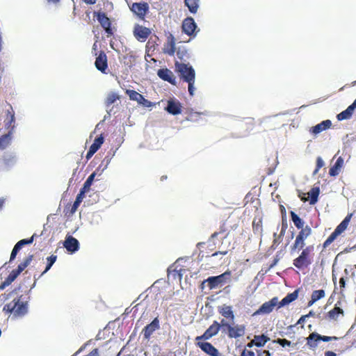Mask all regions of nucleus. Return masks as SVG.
<instances>
[{
    "instance_id": "nucleus-1",
    "label": "nucleus",
    "mask_w": 356,
    "mask_h": 356,
    "mask_svg": "<svg viewBox=\"0 0 356 356\" xmlns=\"http://www.w3.org/2000/svg\"><path fill=\"white\" fill-rule=\"evenodd\" d=\"M176 71L179 73V77L188 84V92L191 96L194 95V83L195 80V72L192 66L176 62L175 63Z\"/></svg>"
},
{
    "instance_id": "nucleus-2",
    "label": "nucleus",
    "mask_w": 356,
    "mask_h": 356,
    "mask_svg": "<svg viewBox=\"0 0 356 356\" xmlns=\"http://www.w3.org/2000/svg\"><path fill=\"white\" fill-rule=\"evenodd\" d=\"M313 250L312 245L304 248L299 256L293 260V266L300 270L308 268L313 262Z\"/></svg>"
},
{
    "instance_id": "nucleus-3",
    "label": "nucleus",
    "mask_w": 356,
    "mask_h": 356,
    "mask_svg": "<svg viewBox=\"0 0 356 356\" xmlns=\"http://www.w3.org/2000/svg\"><path fill=\"white\" fill-rule=\"evenodd\" d=\"M6 126L8 128H11L9 132L0 137V149H6L10 143L12 131L15 126L13 124L15 122V113L12 108L8 110L6 113Z\"/></svg>"
},
{
    "instance_id": "nucleus-4",
    "label": "nucleus",
    "mask_w": 356,
    "mask_h": 356,
    "mask_svg": "<svg viewBox=\"0 0 356 356\" xmlns=\"http://www.w3.org/2000/svg\"><path fill=\"white\" fill-rule=\"evenodd\" d=\"M3 311L14 313L15 316H22L27 313V302H20L19 298L15 299L13 302L8 303L3 307Z\"/></svg>"
},
{
    "instance_id": "nucleus-5",
    "label": "nucleus",
    "mask_w": 356,
    "mask_h": 356,
    "mask_svg": "<svg viewBox=\"0 0 356 356\" xmlns=\"http://www.w3.org/2000/svg\"><path fill=\"white\" fill-rule=\"evenodd\" d=\"M230 277L231 272L227 270L220 275L209 277L207 280H204L202 284H204L205 282H207L209 289L212 290L224 285L227 282V280L230 278Z\"/></svg>"
},
{
    "instance_id": "nucleus-6",
    "label": "nucleus",
    "mask_w": 356,
    "mask_h": 356,
    "mask_svg": "<svg viewBox=\"0 0 356 356\" xmlns=\"http://www.w3.org/2000/svg\"><path fill=\"white\" fill-rule=\"evenodd\" d=\"M352 216V213L348 214L346 216V218L342 220V222L336 227L334 231L325 241V242L323 243V248L328 247L339 235H340L346 229Z\"/></svg>"
},
{
    "instance_id": "nucleus-7",
    "label": "nucleus",
    "mask_w": 356,
    "mask_h": 356,
    "mask_svg": "<svg viewBox=\"0 0 356 356\" xmlns=\"http://www.w3.org/2000/svg\"><path fill=\"white\" fill-rule=\"evenodd\" d=\"M150 29L136 24L134 25L133 34L135 38L139 42H145L151 35Z\"/></svg>"
},
{
    "instance_id": "nucleus-8",
    "label": "nucleus",
    "mask_w": 356,
    "mask_h": 356,
    "mask_svg": "<svg viewBox=\"0 0 356 356\" xmlns=\"http://www.w3.org/2000/svg\"><path fill=\"white\" fill-rule=\"evenodd\" d=\"M95 15L97 17V19L101 24L102 27L106 33L107 37L112 36L113 35V31L111 28V22L110 19L106 16V13L99 12L95 13Z\"/></svg>"
},
{
    "instance_id": "nucleus-9",
    "label": "nucleus",
    "mask_w": 356,
    "mask_h": 356,
    "mask_svg": "<svg viewBox=\"0 0 356 356\" xmlns=\"http://www.w3.org/2000/svg\"><path fill=\"white\" fill-rule=\"evenodd\" d=\"M203 341L204 340L195 341L196 346L200 348L204 353L209 356H222L218 350L211 343Z\"/></svg>"
},
{
    "instance_id": "nucleus-10",
    "label": "nucleus",
    "mask_w": 356,
    "mask_h": 356,
    "mask_svg": "<svg viewBox=\"0 0 356 356\" xmlns=\"http://www.w3.org/2000/svg\"><path fill=\"white\" fill-rule=\"evenodd\" d=\"M220 328V325L216 321H213V324L209 326V327L204 332V334L201 336H197L195 338V341L199 340H208L211 339L212 337L216 335L219 332Z\"/></svg>"
},
{
    "instance_id": "nucleus-11",
    "label": "nucleus",
    "mask_w": 356,
    "mask_h": 356,
    "mask_svg": "<svg viewBox=\"0 0 356 356\" xmlns=\"http://www.w3.org/2000/svg\"><path fill=\"white\" fill-rule=\"evenodd\" d=\"M130 8L131 10L140 19H144L149 10V5L146 2L133 3Z\"/></svg>"
},
{
    "instance_id": "nucleus-12",
    "label": "nucleus",
    "mask_w": 356,
    "mask_h": 356,
    "mask_svg": "<svg viewBox=\"0 0 356 356\" xmlns=\"http://www.w3.org/2000/svg\"><path fill=\"white\" fill-rule=\"evenodd\" d=\"M307 339V344L310 348H316V344L313 343V339H315L316 341H330L332 340H337L338 338L337 337H327V336H321L319 334L316 332H312L311 333L309 337L306 339Z\"/></svg>"
},
{
    "instance_id": "nucleus-13",
    "label": "nucleus",
    "mask_w": 356,
    "mask_h": 356,
    "mask_svg": "<svg viewBox=\"0 0 356 356\" xmlns=\"http://www.w3.org/2000/svg\"><path fill=\"white\" fill-rule=\"evenodd\" d=\"M33 258V254L29 255L22 262H21L16 269L13 270L8 277H10L13 281L17 277V276L31 264Z\"/></svg>"
},
{
    "instance_id": "nucleus-14",
    "label": "nucleus",
    "mask_w": 356,
    "mask_h": 356,
    "mask_svg": "<svg viewBox=\"0 0 356 356\" xmlns=\"http://www.w3.org/2000/svg\"><path fill=\"white\" fill-rule=\"evenodd\" d=\"M95 65L96 68L104 74H106V70L108 69V59L106 53L104 51H101L96 58Z\"/></svg>"
},
{
    "instance_id": "nucleus-15",
    "label": "nucleus",
    "mask_w": 356,
    "mask_h": 356,
    "mask_svg": "<svg viewBox=\"0 0 356 356\" xmlns=\"http://www.w3.org/2000/svg\"><path fill=\"white\" fill-rule=\"evenodd\" d=\"M277 303L278 298L277 297H274L270 300L262 304L259 309L255 312L254 314H269L273 310Z\"/></svg>"
},
{
    "instance_id": "nucleus-16",
    "label": "nucleus",
    "mask_w": 356,
    "mask_h": 356,
    "mask_svg": "<svg viewBox=\"0 0 356 356\" xmlns=\"http://www.w3.org/2000/svg\"><path fill=\"white\" fill-rule=\"evenodd\" d=\"M104 138L102 134L95 139L93 143L90 145L89 150L86 154V158L87 160L90 159L92 156L98 151L102 145L104 143Z\"/></svg>"
},
{
    "instance_id": "nucleus-17",
    "label": "nucleus",
    "mask_w": 356,
    "mask_h": 356,
    "mask_svg": "<svg viewBox=\"0 0 356 356\" xmlns=\"http://www.w3.org/2000/svg\"><path fill=\"white\" fill-rule=\"evenodd\" d=\"M63 246L68 252L73 253L79 250V242L76 238L69 235L66 236Z\"/></svg>"
},
{
    "instance_id": "nucleus-18",
    "label": "nucleus",
    "mask_w": 356,
    "mask_h": 356,
    "mask_svg": "<svg viewBox=\"0 0 356 356\" xmlns=\"http://www.w3.org/2000/svg\"><path fill=\"white\" fill-rule=\"evenodd\" d=\"M159 329V321L155 318L149 324L147 325L143 330L142 333L146 339H149L154 331Z\"/></svg>"
},
{
    "instance_id": "nucleus-19",
    "label": "nucleus",
    "mask_w": 356,
    "mask_h": 356,
    "mask_svg": "<svg viewBox=\"0 0 356 356\" xmlns=\"http://www.w3.org/2000/svg\"><path fill=\"white\" fill-rule=\"evenodd\" d=\"M182 31L188 35H192L197 28L196 24L192 17L186 18L182 23Z\"/></svg>"
},
{
    "instance_id": "nucleus-20",
    "label": "nucleus",
    "mask_w": 356,
    "mask_h": 356,
    "mask_svg": "<svg viewBox=\"0 0 356 356\" xmlns=\"http://www.w3.org/2000/svg\"><path fill=\"white\" fill-rule=\"evenodd\" d=\"M245 332V326L244 325H236L235 326H229L228 337L229 338H238L243 337Z\"/></svg>"
},
{
    "instance_id": "nucleus-21",
    "label": "nucleus",
    "mask_w": 356,
    "mask_h": 356,
    "mask_svg": "<svg viewBox=\"0 0 356 356\" xmlns=\"http://www.w3.org/2000/svg\"><path fill=\"white\" fill-rule=\"evenodd\" d=\"M157 75L163 81H168L172 85H175V77L172 71L168 68L160 69L157 72Z\"/></svg>"
},
{
    "instance_id": "nucleus-22",
    "label": "nucleus",
    "mask_w": 356,
    "mask_h": 356,
    "mask_svg": "<svg viewBox=\"0 0 356 356\" xmlns=\"http://www.w3.org/2000/svg\"><path fill=\"white\" fill-rule=\"evenodd\" d=\"M332 126V122L330 120H325L322 121L321 123L311 127L309 131L312 134L317 135L321 132L330 129Z\"/></svg>"
},
{
    "instance_id": "nucleus-23",
    "label": "nucleus",
    "mask_w": 356,
    "mask_h": 356,
    "mask_svg": "<svg viewBox=\"0 0 356 356\" xmlns=\"http://www.w3.org/2000/svg\"><path fill=\"white\" fill-rule=\"evenodd\" d=\"M181 104L178 101L170 99L168 101V105L165 110L172 115H178L181 113Z\"/></svg>"
},
{
    "instance_id": "nucleus-24",
    "label": "nucleus",
    "mask_w": 356,
    "mask_h": 356,
    "mask_svg": "<svg viewBox=\"0 0 356 356\" xmlns=\"http://www.w3.org/2000/svg\"><path fill=\"white\" fill-rule=\"evenodd\" d=\"M175 38L172 34H169L167 38V42L164 44L163 52L170 56H173L175 53Z\"/></svg>"
},
{
    "instance_id": "nucleus-25",
    "label": "nucleus",
    "mask_w": 356,
    "mask_h": 356,
    "mask_svg": "<svg viewBox=\"0 0 356 356\" xmlns=\"http://www.w3.org/2000/svg\"><path fill=\"white\" fill-rule=\"evenodd\" d=\"M298 296V290L294 291L293 293H288L286 297H284L280 302L277 303L278 308L284 307L286 305H289L291 302L294 301L297 299Z\"/></svg>"
},
{
    "instance_id": "nucleus-26",
    "label": "nucleus",
    "mask_w": 356,
    "mask_h": 356,
    "mask_svg": "<svg viewBox=\"0 0 356 356\" xmlns=\"http://www.w3.org/2000/svg\"><path fill=\"white\" fill-rule=\"evenodd\" d=\"M343 165V159L341 156H339L333 166L330 168L329 174L330 176L335 177L338 175L341 171V169Z\"/></svg>"
},
{
    "instance_id": "nucleus-27",
    "label": "nucleus",
    "mask_w": 356,
    "mask_h": 356,
    "mask_svg": "<svg viewBox=\"0 0 356 356\" xmlns=\"http://www.w3.org/2000/svg\"><path fill=\"white\" fill-rule=\"evenodd\" d=\"M325 293L323 289L315 290L312 292L311 300L308 302V306H312L314 302L325 297Z\"/></svg>"
},
{
    "instance_id": "nucleus-28",
    "label": "nucleus",
    "mask_w": 356,
    "mask_h": 356,
    "mask_svg": "<svg viewBox=\"0 0 356 356\" xmlns=\"http://www.w3.org/2000/svg\"><path fill=\"white\" fill-rule=\"evenodd\" d=\"M355 109L350 105L345 111L339 113L337 116L338 120H343L350 118Z\"/></svg>"
},
{
    "instance_id": "nucleus-29",
    "label": "nucleus",
    "mask_w": 356,
    "mask_h": 356,
    "mask_svg": "<svg viewBox=\"0 0 356 356\" xmlns=\"http://www.w3.org/2000/svg\"><path fill=\"white\" fill-rule=\"evenodd\" d=\"M184 3L191 13H197L199 8V0H184Z\"/></svg>"
},
{
    "instance_id": "nucleus-30",
    "label": "nucleus",
    "mask_w": 356,
    "mask_h": 356,
    "mask_svg": "<svg viewBox=\"0 0 356 356\" xmlns=\"http://www.w3.org/2000/svg\"><path fill=\"white\" fill-rule=\"evenodd\" d=\"M319 193L320 189L318 187H314L310 190L308 195L310 197L309 203L311 204H314L317 202Z\"/></svg>"
},
{
    "instance_id": "nucleus-31",
    "label": "nucleus",
    "mask_w": 356,
    "mask_h": 356,
    "mask_svg": "<svg viewBox=\"0 0 356 356\" xmlns=\"http://www.w3.org/2000/svg\"><path fill=\"white\" fill-rule=\"evenodd\" d=\"M220 314L227 318L233 320L234 318V312L230 306H224L219 310Z\"/></svg>"
},
{
    "instance_id": "nucleus-32",
    "label": "nucleus",
    "mask_w": 356,
    "mask_h": 356,
    "mask_svg": "<svg viewBox=\"0 0 356 356\" xmlns=\"http://www.w3.org/2000/svg\"><path fill=\"white\" fill-rule=\"evenodd\" d=\"M291 218L298 229H304V221L294 212H290Z\"/></svg>"
},
{
    "instance_id": "nucleus-33",
    "label": "nucleus",
    "mask_w": 356,
    "mask_h": 356,
    "mask_svg": "<svg viewBox=\"0 0 356 356\" xmlns=\"http://www.w3.org/2000/svg\"><path fill=\"white\" fill-rule=\"evenodd\" d=\"M305 245V241L301 240L299 238L296 237L295 241L293 245L291 246V252H293L296 251H299L300 250H303V248Z\"/></svg>"
},
{
    "instance_id": "nucleus-34",
    "label": "nucleus",
    "mask_w": 356,
    "mask_h": 356,
    "mask_svg": "<svg viewBox=\"0 0 356 356\" xmlns=\"http://www.w3.org/2000/svg\"><path fill=\"white\" fill-rule=\"evenodd\" d=\"M312 234V228L306 225L304 229H302L296 236L297 238L305 241L306 238Z\"/></svg>"
},
{
    "instance_id": "nucleus-35",
    "label": "nucleus",
    "mask_w": 356,
    "mask_h": 356,
    "mask_svg": "<svg viewBox=\"0 0 356 356\" xmlns=\"http://www.w3.org/2000/svg\"><path fill=\"white\" fill-rule=\"evenodd\" d=\"M254 339L257 343V347H263L270 340V338L265 334H261L255 335Z\"/></svg>"
},
{
    "instance_id": "nucleus-36",
    "label": "nucleus",
    "mask_w": 356,
    "mask_h": 356,
    "mask_svg": "<svg viewBox=\"0 0 356 356\" xmlns=\"http://www.w3.org/2000/svg\"><path fill=\"white\" fill-rule=\"evenodd\" d=\"M220 234H225L223 238H226L227 236V235H228L227 228L225 222H223L220 225L219 230L218 232H215L214 233H213L211 234V238H214L217 237Z\"/></svg>"
},
{
    "instance_id": "nucleus-37",
    "label": "nucleus",
    "mask_w": 356,
    "mask_h": 356,
    "mask_svg": "<svg viewBox=\"0 0 356 356\" xmlns=\"http://www.w3.org/2000/svg\"><path fill=\"white\" fill-rule=\"evenodd\" d=\"M343 311L339 307L335 306L332 309L328 312L327 316L331 319H337L339 314H343Z\"/></svg>"
},
{
    "instance_id": "nucleus-38",
    "label": "nucleus",
    "mask_w": 356,
    "mask_h": 356,
    "mask_svg": "<svg viewBox=\"0 0 356 356\" xmlns=\"http://www.w3.org/2000/svg\"><path fill=\"white\" fill-rule=\"evenodd\" d=\"M126 94L129 96V99L133 101H136L138 103L140 102V99H142V95L136 92L134 90H127Z\"/></svg>"
},
{
    "instance_id": "nucleus-39",
    "label": "nucleus",
    "mask_w": 356,
    "mask_h": 356,
    "mask_svg": "<svg viewBox=\"0 0 356 356\" xmlns=\"http://www.w3.org/2000/svg\"><path fill=\"white\" fill-rule=\"evenodd\" d=\"M56 259H57V256L54 255V254H52L47 258V264L46 268L41 273V275L38 276V277L37 279H39L42 275H43L44 273H46L51 268V267L53 266V264L56 261Z\"/></svg>"
},
{
    "instance_id": "nucleus-40",
    "label": "nucleus",
    "mask_w": 356,
    "mask_h": 356,
    "mask_svg": "<svg viewBox=\"0 0 356 356\" xmlns=\"http://www.w3.org/2000/svg\"><path fill=\"white\" fill-rule=\"evenodd\" d=\"M95 172L92 173L86 179V181L83 184V186L81 189L86 193L88 192L90 189V186L95 177Z\"/></svg>"
},
{
    "instance_id": "nucleus-41",
    "label": "nucleus",
    "mask_w": 356,
    "mask_h": 356,
    "mask_svg": "<svg viewBox=\"0 0 356 356\" xmlns=\"http://www.w3.org/2000/svg\"><path fill=\"white\" fill-rule=\"evenodd\" d=\"M119 99V96L114 92L108 94L106 99V104L107 106L113 104L117 99Z\"/></svg>"
},
{
    "instance_id": "nucleus-42",
    "label": "nucleus",
    "mask_w": 356,
    "mask_h": 356,
    "mask_svg": "<svg viewBox=\"0 0 356 356\" xmlns=\"http://www.w3.org/2000/svg\"><path fill=\"white\" fill-rule=\"evenodd\" d=\"M35 236V234H33L31 238H26V239H22L19 241L16 244L22 248V246L25 245L31 244L33 242L34 237Z\"/></svg>"
},
{
    "instance_id": "nucleus-43",
    "label": "nucleus",
    "mask_w": 356,
    "mask_h": 356,
    "mask_svg": "<svg viewBox=\"0 0 356 356\" xmlns=\"http://www.w3.org/2000/svg\"><path fill=\"white\" fill-rule=\"evenodd\" d=\"M273 343H278L282 347L291 346V342L286 339H277L276 340H274Z\"/></svg>"
},
{
    "instance_id": "nucleus-44",
    "label": "nucleus",
    "mask_w": 356,
    "mask_h": 356,
    "mask_svg": "<svg viewBox=\"0 0 356 356\" xmlns=\"http://www.w3.org/2000/svg\"><path fill=\"white\" fill-rule=\"evenodd\" d=\"M324 165V162L322 159L321 157L318 156L317 157L316 159V169L314 170L313 174L314 175H316L318 173V172L319 171V170Z\"/></svg>"
},
{
    "instance_id": "nucleus-45",
    "label": "nucleus",
    "mask_w": 356,
    "mask_h": 356,
    "mask_svg": "<svg viewBox=\"0 0 356 356\" xmlns=\"http://www.w3.org/2000/svg\"><path fill=\"white\" fill-rule=\"evenodd\" d=\"M13 280L10 277H7L6 280L0 284V290L4 289L6 286H9Z\"/></svg>"
},
{
    "instance_id": "nucleus-46",
    "label": "nucleus",
    "mask_w": 356,
    "mask_h": 356,
    "mask_svg": "<svg viewBox=\"0 0 356 356\" xmlns=\"http://www.w3.org/2000/svg\"><path fill=\"white\" fill-rule=\"evenodd\" d=\"M142 99H140V102H138L139 104L143 105L145 107H151L153 104L148 99H145L143 95L141 97Z\"/></svg>"
},
{
    "instance_id": "nucleus-47",
    "label": "nucleus",
    "mask_w": 356,
    "mask_h": 356,
    "mask_svg": "<svg viewBox=\"0 0 356 356\" xmlns=\"http://www.w3.org/2000/svg\"><path fill=\"white\" fill-rule=\"evenodd\" d=\"M20 249L21 248L17 244H15V245L14 246V248L11 252L10 261H12L13 260H14L15 259L16 255Z\"/></svg>"
},
{
    "instance_id": "nucleus-48",
    "label": "nucleus",
    "mask_w": 356,
    "mask_h": 356,
    "mask_svg": "<svg viewBox=\"0 0 356 356\" xmlns=\"http://www.w3.org/2000/svg\"><path fill=\"white\" fill-rule=\"evenodd\" d=\"M86 193V191L81 189L79 193L76 196V201H78V202L81 204L85 197Z\"/></svg>"
},
{
    "instance_id": "nucleus-49",
    "label": "nucleus",
    "mask_w": 356,
    "mask_h": 356,
    "mask_svg": "<svg viewBox=\"0 0 356 356\" xmlns=\"http://www.w3.org/2000/svg\"><path fill=\"white\" fill-rule=\"evenodd\" d=\"M241 356H255L254 355V353L253 351L252 350H248L247 349H244L241 354Z\"/></svg>"
},
{
    "instance_id": "nucleus-50",
    "label": "nucleus",
    "mask_w": 356,
    "mask_h": 356,
    "mask_svg": "<svg viewBox=\"0 0 356 356\" xmlns=\"http://www.w3.org/2000/svg\"><path fill=\"white\" fill-rule=\"evenodd\" d=\"M257 356H271L269 350H257Z\"/></svg>"
},
{
    "instance_id": "nucleus-51",
    "label": "nucleus",
    "mask_w": 356,
    "mask_h": 356,
    "mask_svg": "<svg viewBox=\"0 0 356 356\" xmlns=\"http://www.w3.org/2000/svg\"><path fill=\"white\" fill-rule=\"evenodd\" d=\"M79 205H80V203H79L78 201L75 200L71 207V210H70L71 213H74L77 210Z\"/></svg>"
},
{
    "instance_id": "nucleus-52",
    "label": "nucleus",
    "mask_w": 356,
    "mask_h": 356,
    "mask_svg": "<svg viewBox=\"0 0 356 356\" xmlns=\"http://www.w3.org/2000/svg\"><path fill=\"white\" fill-rule=\"evenodd\" d=\"M339 286L341 291L345 288L346 286V280L344 277H341L339 280Z\"/></svg>"
},
{
    "instance_id": "nucleus-53",
    "label": "nucleus",
    "mask_w": 356,
    "mask_h": 356,
    "mask_svg": "<svg viewBox=\"0 0 356 356\" xmlns=\"http://www.w3.org/2000/svg\"><path fill=\"white\" fill-rule=\"evenodd\" d=\"M309 314L302 316L297 322V324H301L305 322L306 318L309 317Z\"/></svg>"
},
{
    "instance_id": "nucleus-54",
    "label": "nucleus",
    "mask_w": 356,
    "mask_h": 356,
    "mask_svg": "<svg viewBox=\"0 0 356 356\" xmlns=\"http://www.w3.org/2000/svg\"><path fill=\"white\" fill-rule=\"evenodd\" d=\"M227 252H228L227 250L215 252L214 253L211 254V257H215V256H217L218 254L225 255V254H227Z\"/></svg>"
},
{
    "instance_id": "nucleus-55",
    "label": "nucleus",
    "mask_w": 356,
    "mask_h": 356,
    "mask_svg": "<svg viewBox=\"0 0 356 356\" xmlns=\"http://www.w3.org/2000/svg\"><path fill=\"white\" fill-rule=\"evenodd\" d=\"M220 325V327H226L227 330H229V326H231L229 323H227L224 319H222L219 323Z\"/></svg>"
},
{
    "instance_id": "nucleus-56",
    "label": "nucleus",
    "mask_w": 356,
    "mask_h": 356,
    "mask_svg": "<svg viewBox=\"0 0 356 356\" xmlns=\"http://www.w3.org/2000/svg\"><path fill=\"white\" fill-rule=\"evenodd\" d=\"M286 228V225L285 226H284V225H283L281 232H280V234L278 236L279 239H280L284 235Z\"/></svg>"
},
{
    "instance_id": "nucleus-57",
    "label": "nucleus",
    "mask_w": 356,
    "mask_h": 356,
    "mask_svg": "<svg viewBox=\"0 0 356 356\" xmlns=\"http://www.w3.org/2000/svg\"><path fill=\"white\" fill-rule=\"evenodd\" d=\"M197 115H199L198 113H191L188 115V120H193L194 118L197 117Z\"/></svg>"
},
{
    "instance_id": "nucleus-58",
    "label": "nucleus",
    "mask_w": 356,
    "mask_h": 356,
    "mask_svg": "<svg viewBox=\"0 0 356 356\" xmlns=\"http://www.w3.org/2000/svg\"><path fill=\"white\" fill-rule=\"evenodd\" d=\"M253 346H257V343L254 341V339L247 344L248 348H252Z\"/></svg>"
},
{
    "instance_id": "nucleus-59",
    "label": "nucleus",
    "mask_w": 356,
    "mask_h": 356,
    "mask_svg": "<svg viewBox=\"0 0 356 356\" xmlns=\"http://www.w3.org/2000/svg\"><path fill=\"white\" fill-rule=\"evenodd\" d=\"M325 356H337V355L335 353L328 350L325 353Z\"/></svg>"
},
{
    "instance_id": "nucleus-60",
    "label": "nucleus",
    "mask_w": 356,
    "mask_h": 356,
    "mask_svg": "<svg viewBox=\"0 0 356 356\" xmlns=\"http://www.w3.org/2000/svg\"><path fill=\"white\" fill-rule=\"evenodd\" d=\"M83 1L88 4H95L96 3V0H83Z\"/></svg>"
},
{
    "instance_id": "nucleus-61",
    "label": "nucleus",
    "mask_w": 356,
    "mask_h": 356,
    "mask_svg": "<svg viewBox=\"0 0 356 356\" xmlns=\"http://www.w3.org/2000/svg\"><path fill=\"white\" fill-rule=\"evenodd\" d=\"M5 203V200L3 198H0V210L3 208Z\"/></svg>"
},
{
    "instance_id": "nucleus-62",
    "label": "nucleus",
    "mask_w": 356,
    "mask_h": 356,
    "mask_svg": "<svg viewBox=\"0 0 356 356\" xmlns=\"http://www.w3.org/2000/svg\"><path fill=\"white\" fill-rule=\"evenodd\" d=\"M350 106L353 107V109L356 108V99Z\"/></svg>"
},
{
    "instance_id": "nucleus-63",
    "label": "nucleus",
    "mask_w": 356,
    "mask_h": 356,
    "mask_svg": "<svg viewBox=\"0 0 356 356\" xmlns=\"http://www.w3.org/2000/svg\"><path fill=\"white\" fill-rule=\"evenodd\" d=\"M9 163H10V160H8V159H4V160H3V163H4L6 165H9Z\"/></svg>"
},
{
    "instance_id": "nucleus-64",
    "label": "nucleus",
    "mask_w": 356,
    "mask_h": 356,
    "mask_svg": "<svg viewBox=\"0 0 356 356\" xmlns=\"http://www.w3.org/2000/svg\"><path fill=\"white\" fill-rule=\"evenodd\" d=\"M281 241L280 239L278 238H275L274 241H273V243L275 244V243H280Z\"/></svg>"
}]
</instances>
